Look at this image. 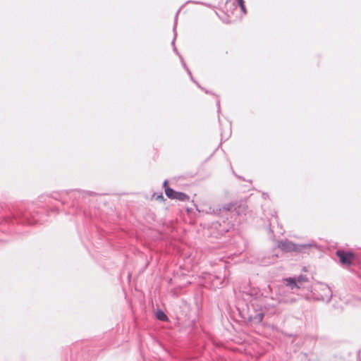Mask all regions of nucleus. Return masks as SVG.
I'll use <instances>...</instances> for the list:
<instances>
[{
	"mask_svg": "<svg viewBox=\"0 0 361 361\" xmlns=\"http://www.w3.org/2000/svg\"><path fill=\"white\" fill-rule=\"evenodd\" d=\"M238 2V4L240 7V9L241 11H243V13H247V10H246V8H245V2H244V0H237Z\"/></svg>",
	"mask_w": 361,
	"mask_h": 361,
	"instance_id": "nucleus-6",
	"label": "nucleus"
},
{
	"mask_svg": "<svg viewBox=\"0 0 361 361\" xmlns=\"http://www.w3.org/2000/svg\"><path fill=\"white\" fill-rule=\"evenodd\" d=\"M264 318V314L262 313H258L254 318V319L257 322H261Z\"/></svg>",
	"mask_w": 361,
	"mask_h": 361,
	"instance_id": "nucleus-8",
	"label": "nucleus"
},
{
	"mask_svg": "<svg viewBox=\"0 0 361 361\" xmlns=\"http://www.w3.org/2000/svg\"><path fill=\"white\" fill-rule=\"evenodd\" d=\"M166 184H167V182L165 181L164 182V187H165V193H166V195L169 197V198H171V199H175V197L176 195V193L177 192L173 190V189L170 188H168V187H166Z\"/></svg>",
	"mask_w": 361,
	"mask_h": 361,
	"instance_id": "nucleus-3",
	"label": "nucleus"
},
{
	"mask_svg": "<svg viewBox=\"0 0 361 361\" xmlns=\"http://www.w3.org/2000/svg\"><path fill=\"white\" fill-rule=\"evenodd\" d=\"M286 281H287V285L290 286L292 288H293V287H295V286H297L294 279L289 278V279H286Z\"/></svg>",
	"mask_w": 361,
	"mask_h": 361,
	"instance_id": "nucleus-7",
	"label": "nucleus"
},
{
	"mask_svg": "<svg viewBox=\"0 0 361 361\" xmlns=\"http://www.w3.org/2000/svg\"><path fill=\"white\" fill-rule=\"evenodd\" d=\"M336 255L338 257L340 262L343 265H350L355 259L353 253L343 250L337 251Z\"/></svg>",
	"mask_w": 361,
	"mask_h": 361,
	"instance_id": "nucleus-2",
	"label": "nucleus"
},
{
	"mask_svg": "<svg viewBox=\"0 0 361 361\" xmlns=\"http://www.w3.org/2000/svg\"><path fill=\"white\" fill-rule=\"evenodd\" d=\"M157 317L158 319H159L161 321L167 320V316L161 310H159L157 312Z\"/></svg>",
	"mask_w": 361,
	"mask_h": 361,
	"instance_id": "nucleus-5",
	"label": "nucleus"
},
{
	"mask_svg": "<svg viewBox=\"0 0 361 361\" xmlns=\"http://www.w3.org/2000/svg\"><path fill=\"white\" fill-rule=\"evenodd\" d=\"M307 245H297L288 241H280L278 247L284 252H300Z\"/></svg>",
	"mask_w": 361,
	"mask_h": 361,
	"instance_id": "nucleus-1",
	"label": "nucleus"
},
{
	"mask_svg": "<svg viewBox=\"0 0 361 361\" xmlns=\"http://www.w3.org/2000/svg\"><path fill=\"white\" fill-rule=\"evenodd\" d=\"M175 199L181 202H185L190 200V197L183 192H177Z\"/></svg>",
	"mask_w": 361,
	"mask_h": 361,
	"instance_id": "nucleus-4",
	"label": "nucleus"
}]
</instances>
